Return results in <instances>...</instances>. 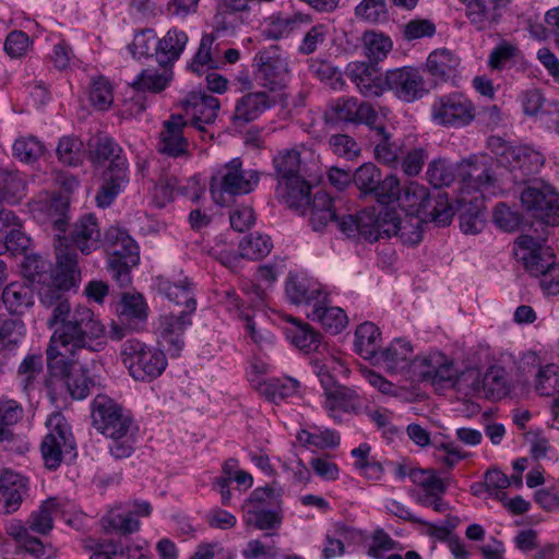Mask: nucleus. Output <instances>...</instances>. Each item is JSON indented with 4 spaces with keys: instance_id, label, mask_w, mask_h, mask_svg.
<instances>
[{
    "instance_id": "f257e3e1",
    "label": "nucleus",
    "mask_w": 559,
    "mask_h": 559,
    "mask_svg": "<svg viewBox=\"0 0 559 559\" xmlns=\"http://www.w3.org/2000/svg\"><path fill=\"white\" fill-rule=\"evenodd\" d=\"M67 278L66 271L61 270L57 263L51 284L43 286L39 290L41 305L51 310V316L47 321L48 326L53 329L50 344L46 350L49 368H53V360L59 355L56 350L57 343L104 325L88 307L71 308L66 292L74 287L80 277L69 286L63 283V280Z\"/></svg>"
},
{
    "instance_id": "f03ea898",
    "label": "nucleus",
    "mask_w": 559,
    "mask_h": 559,
    "mask_svg": "<svg viewBox=\"0 0 559 559\" xmlns=\"http://www.w3.org/2000/svg\"><path fill=\"white\" fill-rule=\"evenodd\" d=\"M105 346L104 325L56 344L59 355L50 369L55 370L58 362L63 364L62 374L73 399H86L98 384L95 370L99 364V353Z\"/></svg>"
},
{
    "instance_id": "7ed1b4c3",
    "label": "nucleus",
    "mask_w": 559,
    "mask_h": 559,
    "mask_svg": "<svg viewBox=\"0 0 559 559\" xmlns=\"http://www.w3.org/2000/svg\"><path fill=\"white\" fill-rule=\"evenodd\" d=\"M52 206L60 209V214L52 221V227L57 231L56 238V258L61 270L66 271L67 280L64 285L73 284L75 278L80 277L78 267V253L90 254L99 249L103 245V236L98 221L94 214L82 215L69 229H67L68 203L56 200Z\"/></svg>"
},
{
    "instance_id": "20e7f679",
    "label": "nucleus",
    "mask_w": 559,
    "mask_h": 559,
    "mask_svg": "<svg viewBox=\"0 0 559 559\" xmlns=\"http://www.w3.org/2000/svg\"><path fill=\"white\" fill-rule=\"evenodd\" d=\"M90 159L95 166L108 165L102 174V185L95 197L99 207L109 206L128 182V163L122 148L109 136L98 135L88 141Z\"/></svg>"
},
{
    "instance_id": "39448f33",
    "label": "nucleus",
    "mask_w": 559,
    "mask_h": 559,
    "mask_svg": "<svg viewBox=\"0 0 559 559\" xmlns=\"http://www.w3.org/2000/svg\"><path fill=\"white\" fill-rule=\"evenodd\" d=\"M92 420L97 431L111 439L109 452L115 459H126L133 453V420L111 397L96 395L92 403Z\"/></svg>"
},
{
    "instance_id": "423d86ee",
    "label": "nucleus",
    "mask_w": 559,
    "mask_h": 559,
    "mask_svg": "<svg viewBox=\"0 0 559 559\" xmlns=\"http://www.w3.org/2000/svg\"><path fill=\"white\" fill-rule=\"evenodd\" d=\"M277 180L276 198L289 207H300L310 201L311 186L301 175V154L296 147L280 150L272 159Z\"/></svg>"
},
{
    "instance_id": "0eeeda50",
    "label": "nucleus",
    "mask_w": 559,
    "mask_h": 559,
    "mask_svg": "<svg viewBox=\"0 0 559 559\" xmlns=\"http://www.w3.org/2000/svg\"><path fill=\"white\" fill-rule=\"evenodd\" d=\"M399 202L408 215L423 216L424 219L435 222L439 226L449 225L454 215L447 193L437 191L430 194L425 186L414 181L402 189Z\"/></svg>"
},
{
    "instance_id": "6e6552de",
    "label": "nucleus",
    "mask_w": 559,
    "mask_h": 559,
    "mask_svg": "<svg viewBox=\"0 0 559 559\" xmlns=\"http://www.w3.org/2000/svg\"><path fill=\"white\" fill-rule=\"evenodd\" d=\"M103 243L110 251L108 271L120 287L131 284V269L140 261L139 247L124 228L110 226L104 234Z\"/></svg>"
},
{
    "instance_id": "1a4fd4ad",
    "label": "nucleus",
    "mask_w": 559,
    "mask_h": 559,
    "mask_svg": "<svg viewBox=\"0 0 559 559\" xmlns=\"http://www.w3.org/2000/svg\"><path fill=\"white\" fill-rule=\"evenodd\" d=\"M123 365L136 381H151L159 377L167 366L163 352L136 338H128L120 350Z\"/></svg>"
},
{
    "instance_id": "9d476101",
    "label": "nucleus",
    "mask_w": 559,
    "mask_h": 559,
    "mask_svg": "<svg viewBox=\"0 0 559 559\" xmlns=\"http://www.w3.org/2000/svg\"><path fill=\"white\" fill-rule=\"evenodd\" d=\"M259 179L257 170H243L241 160L234 158L212 178L210 188L212 198L217 204L225 205L226 195L248 194L253 191Z\"/></svg>"
},
{
    "instance_id": "9b49d317",
    "label": "nucleus",
    "mask_w": 559,
    "mask_h": 559,
    "mask_svg": "<svg viewBox=\"0 0 559 559\" xmlns=\"http://www.w3.org/2000/svg\"><path fill=\"white\" fill-rule=\"evenodd\" d=\"M431 120L444 128H463L475 119L476 109L462 93H450L436 97L430 109Z\"/></svg>"
},
{
    "instance_id": "f8f14e48",
    "label": "nucleus",
    "mask_w": 559,
    "mask_h": 559,
    "mask_svg": "<svg viewBox=\"0 0 559 559\" xmlns=\"http://www.w3.org/2000/svg\"><path fill=\"white\" fill-rule=\"evenodd\" d=\"M520 200L523 207L535 218L551 226L559 224V197L547 182L533 180L521 192Z\"/></svg>"
},
{
    "instance_id": "ddd939ff",
    "label": "nucleus",
    "mask_w": 559,
    "mask_h": 559,
    "mask_svg": "<svg viewBox=\"0 0 559 559\" xmlns=\"http://www.w3.org/2000/svg\"><path fill=\"white\" fill-rule=\"evenodd\" d=\"M457 177L467 191L493 194L498 188L492 158L486 155H474L457 164Z\"/></svg>"
},
{
    "instance_id": "4468645a",
    "label": "nucleus",
    "mask_w": 559,
    "mask_h": 559,
    "mask_svg": "<svg viewBox=\"0 0 559 559\" xmlns=\"http://www.w3.org/2000/svg\"><path fill=\"white\" fill-rule=\"evenodd\" d=\"M386 90L403 103H415L429 93L426 79L415 67H401L385 73Z\"/></svg>"
},
{
    "instance_id": "2eb2a0df",
    "label": "nucleus",
    "mask_w": 559,
    "mask_h": 559,
    "mask_svg": "<svg viewBox=\"0 0 559 559\" xmlns=\"http://www.w3.org/2000/svg\"><path fill=\"white\" fill-rule=\"evenodd\" d=\"M324 118L330 124H366L370 129L376 127L379 114L370 103L358 102L355 97H342L330 105Z\"/></svg>"
},
{
    "instance_id": "dca6fc26",
    "label": "nucleus",
    "mask_w": 559,
    "mask_h": 559,
    "mask_svg": "<svg viewBox=\"0 0 559 559\" xmlns=\"http://www.w3.org/2000/svg\"><path fill=\"white\" fill-rule=\"evenodd\" d=\"M186 115L190 121L189 128L200 132L203 140L213 139V133H210L207 127L212 126L219 110V100L204 92H191L183 102Z\"/></svg>"
},
{
    "instance_id": "f3484780",
    "label": "nucleus",
    "mask_w": 559,
    "mask_h": 559,
    "mask_svg": "<svg viewBox=\"0 0 559 559\" xmlns=\"http://www.w3.org/2000/svg\"><path fill=\"white\" fill-rule=\"evenodd\" d=\"M257 80L270 91L282 88L288 79V64L280 53V47L271 45L260 50L254 59Z\"/></svg>"
},
{
    "instance_id": "a211bd4d",
    "label": "nucleus",
    "mask_w": 559,
    "mask_h": 559,
    "mask_svg": "<svg viewBox=\"0 0 559 559\" xmlns=\"http://www.w3.org/2000/svg\"><path fill=\"white\" fill-rule=\"evenodd\" d=\"M320 381L324 389V407L334 420H341L342 413L358 414L361 411L362 401L354 389L335 383L329 374H323Z\"/></svg>"
},
{
    "instance_id": "6ab92c4d",
    "label": "nucleus",
    "mask_w": 559,
    "mask_h": 559,
    "mask_svg": "<svg viewBox=\"0 0 559 559\" xmlns=\"http://www.w3.org/2000/svg\"><path fill=\"white\" fill-rule=\"evenodd\" d=\"M285 293L292 304L311 306L312 309L328 301V293L322 284L305 274L289 273Z\"/></svg>"
},
{
    "instance_id": "aec40b11",
    "label": "nucleus",
    "mask_w": 559,
    "mask_h": 559,
    "mask_svg": "<svg viewBox=\"0 0 559 559\" xmlns=\"http://www.w3.org/2000/svg\"><path fill=\"white\" fill-rule=\"evenodd\" d=\"M519 260L533 276H542L539 284L545 294L551 296L559 294V280L551 274L556 270L554 252L542 248L534 255H519Z\"/></svg>"
},
{
    "instance_id": "412c9836",
    "label": "nucleus",
    "mask_w": 559,
    "mask_h": 559,
    "mask_svg": "<svg viewBox=\"0 0 559 559\" xmlns=\"http://www.w3.org/2000/svg\"><path fill=\"white\" fill-rule=\"evenodd\" d=\"M275 105V99L263 91L249 92L236 100L231 121L235 127H243L257 120Z\"/></svg>"
},
{
    "instance_id": "4be33fe9",
    "label": "nucleus",
    "mask_w": 559,
    "mask_h": 559,
    "mask_svg": "<svg viewBox=\"0 0 559 559\" xmlns=\"http://www.w3.org/2000/svg\"><path fill=\"white\" fill-rule=\"evenodd\" d=\"M28 479L17 472L4 469L0 476V508L7 514L15 512L28 496Z\"/></svg>"
},
{
    "instance_id": "5701e85b",
    "label": "nucleus",
    "mask_w": 559,
    "mask_h": 559,
    "mask_svg": "<svg viewBox=\"0 0 559 559\" xmlns=\"http://www.w3.org/2000/svg\"><path fill=\"white\" fill-rule=\"evenodd\" d=\"M155 286L159 294L164 295L176 306H182L187 313H194L197 310V299L194 294V284L183 276L176 281H170L164 276L155 278Z\"/></svg>"
},
{
    "instance_id": "b1692460",
    "label": "nucleus",
    "mask_w": 559,
    "mask_h": 559,
    "mask_svg": "<svg viewBox=\"0 0 559 559\" xmlns=\"http://www.w3.org/2000/svg\"><path fill=\"white\" fill-rule=\"evenodd\" d=\"M345 74L365 97H378L386 90L385 79H381L374 64L352 62Z\"/></svg>"
},
{
    "instance_id": "393cba45",
    "label": "nucleus",
    "mask_w": 559,
    "mask_h": 559,
    "mask_svg": "<svg viewBox=\"0 0 559 559\" xmlns=\"http://www.w3.org/2000/svg\"><path fill=\"white\" fill-rule=\"evenodd\" d=\"M189 123L180 115H173L164 122V129L159 135L158 151L162 154L178 157L187 153L188 140L185 130Z\"/></svg>"
},
{
    "instance_id": "a878e982",
    "label": "nucleus",
    "mask_w": 559,
    "mask_h": 559,
    "mask_svg": "<svg viewBox=\"0 0 559 559\" xmlns=\"http://www.w3.org/2000/svg\"><path fill=\"white\" fill-rule=\"evenodd\" d=\"M415 359L413 346L405 338H395L388 347L380 350L373 364L382 366L390 373L403 372L412 369Z\"/></svg>"
},
{
    "instance_id": "bb28decb",
    "label": "nucleus",
    "mask_w": 559,
    "mask_h": 559,
    "mask_svg": "<svg viewBox=\"0 0 559 559\" xmlns=\"http://www.w3.org/2000/svg\"><path fill=\"white\" fill-rule=\"evenodd\" d=\"M515 183L527 181V178L537 174L544 165L543 155L527 145L514 146L510 160L507 162Z\"/></svg>"
},
{
    "instance_id": "cd10ccee",
    "label": "nucleus",
    "mask_w": 559,
    "mask_h": 559,
    "mask_svg": "<svg viewBox=\"0 0 559 559\" xmlns=\"http://www.w3.org/2000/svg\"><path fill=\"white\" fill-rule=\"evenodd\" d=\"M180 311L178 314H166L159 319V332L165 344L168 345V352L171 356H179L185 342L182 335L188 326L192 324L191 316Z\"/></svg>"
},
{
    "instance_id": "c85d7f7f",
    "label": "nucleus",
    "mask_w": 559,
    "mask_h": 559,
    "mask_svg": "<svg viewBox=\"0 0 559 559\" xmlns=\"http://www.w3.org/2000/svg\"><path fill=\"white\" fill-rule=\"evenodd\" d=\"M116 311L120 323L130 330H139L147 318V305L141 294H122Z\"/></svg>"
},
{
    "instance_id": "c756f323",
    "label": "nucleus",
    "mask_w": 559,
    "mask_h": 559,
    "mask_svg": "<svg viewBox=\"0 0 559 559\" xmlns=\"http://www.w3.org/2000/svg\"><path fill=\"white\" fill-rule=\"evenodd\" d=\"M305 206L309 207V222L314 231H322L329 224H334L337 218L333 199L324 191L316 192L313 198L310 197L309 203L302 205V207Z\"/></svg>"
},
{
    "instance_id": "7c9ffc66",
    "label": "nucleus",
    "mask_w": 559,
    "mask_h": 559,
    "mask_svg": "<svg viewBox=\"0 0 559 559\" xmlns=\"http://www.w3.org/2000/svg\"><path fill=\"white\" fill-rule=\"evenodd\" d=\"M46 425L49 432L44 438V441L62 450L67 455L74 456L76 444L71 427L64 416L59 413L52 414Z\"/></svg>"
},
{
    "instance_id": "2f4dec72",
    "label": "nucleus",
    "mask_w": 559,
    "mask_h": 559,
    "mask_svg": "<svg viewBox=\"0 0 559 559\" xmlns=\"http://www.w3.org/2000/svg\"><path fill=\"white\" fill-rule=\"evenodd\" d=\"M370 129L374 131L378 138L374 144L376 159L380 164L391 168H397L400 166V159L403 156L402 144L391 139V134L386 132L380 119L377 121L376 127Z\"/></svg>"
},
{
    "instance_id": "473e14b6",
    "label": "nucleus",
    "mask_w": 559,
    "mask_h": 559,
    "mask_svg": "<svg viewBox=\"0 0 559 559\" xmlns=\"http://www.w3.org/2000/svg\"><path fill=\"white\" fill-rule=\"evenodd\" d=\"M188 43L187 34L178 28H170L163 38L157 40L156 60L162 67L177 61Z\"/></svg>"
},
{
    "instance_id": "72a5a7b5",
    "label": "nucleus",
    "mask_w": 559,
    "mask_h": 559,
    "mask_svg": "<svg viewBox=\"0 0 559 559\" xmlns=\"http://www.w3.org/2000/svg\"><path fill=\"white\" fill-rule=\"evenodd\" d=\"M461 59L448 48L436 49L429 53L426 67L428 72L439 80H448L455 76Z\"/></svg>"
},
{
    "instance_id": "f704fd0d",
    "label": "nucleus",
    "mask_w": 559,
    "mask_h": 559,
    "mask_svg": "<svg viewBox=\"0 0 559 559\" xmlns=\"http://www.w3.org/2000/svg\"><path fill=\"white\" fill-rule=\"evenodd\" d=\"M174 73L169 69L162 71L153 68L143 69L130 83L133 91L138 93L157 94L167 88L173 81Z\"/></svg>"
},
{
    "instance_id": "c9c22d12",
    "label": "nucleus",
    "mask_w": 559,
    "mask_h": 559,
    "mask_svg": "<svg viewBox=\"0 0 559 559\" xmlns=\"http://www.w3.org/2000/svg\"><path fill=\"white\" fill-rule=\"evenodd\" d=\"M381 332L372 322H364L355 332L356 352L364 358L376 360L380 353Z\"/></svg>"
},
{
    "instance_id": "e433bc0d",
    "label": "nucleus",
    "mask_w": 559,
    "mask_h": 559,
    "mask_svg": "<svg viewBox=\"0 0 559 559\" xmlns=\"http://www.w3.org/2000/svg\"><path fill=\"white\" fill-rule=\"evenodd\" d=\"M289 322L290 325L285 329V335L293 345L306 352L319 348L320 334L311 325L296 318H290Z\"/></svg>"
},
{
    "instance_id": "4c0bfd02",
    "label": "nucleus",
    "mask_w": 559,
    "mask_h": 559,
    "mask_svg": "<svg viewBox=\"0 0 559 559\" xmlns=\"http://www.w3.org/2000/svg\"><path fill=\"white\" fill-rule=\"evenodd\" d=\"M102 527L106 533H115L127 536L140 528L139 520L130 511L120 508L111 509L100 520Z\"/></svg>"
},
{
    "instance_id": "58836bf2",
    "label": "nucleus",
    "mask_w": 559,
    "mask_h": 559,
    "mask_svg": "<svg viewBox=\"0 0 559 559\" xmlns=\"http://www.w3.org/2000/svg\"><path fill=\"white\" fill-rule=\"evenodd\" d=\"M59 511V500L50 497L43 501L37 510L31 513L26 524H28L32 532L47 535L53 528V519Z\"/></svg>"
},
{
    "instance_id": "ea45409f",
    "label": "nucleus",
    "mask_w": 559,
    "mask_h": 559,
    "mask_svg": "<svg viewBox=\"0 0 559 559\" xmlns=\"http://www.w3.org/2000/svg\"><path fill=\"white\" fill-rule=\"evenodd\" d=\"M559 386V367L555 364H548L540 368L536 376V391L543 396L554 397L551 413L556 419L559 416V396H557Z\"/></svg>"
},
{
    "instance_id": "a19ab883",
    "label": "nucleus",
    "mask_w": 559,
    "mask_h": 559,
    "mask_svg": "<svg viewBox=\"0 0 559 559\" xmlns=\"http://www.w3.org/2000/svg\"><path fill=\"white\" fill-rule=\"evenodd\" d=\"M5 308L14 314L24 313L34 304L33 290L21 283H11L2 292Z\"/></svg>"
},
{
    "instance_id": "79ce46f5",
    "label": "nucleus",
    "mask_w": 559,
    "mask_h": 559,
    "mask_svg": "<svg viewBox=\"0 0 559 559\" xmlns=\"http://www.w3.org/2000/svg\"><path fill=\"white\" fill-rule=\"evenodd\" d=\"M308 318L318 321L332 334L340 333L347 325V316L340 307H326L325 304L316 306Z\"/></svg>"
},
{
    "instance_id": "37998d69",
    "label": "nucleus",
    "mask_w": 559,
    "mask_h": 559,
    "mask_svg": "<svg viewBox=\"0 0 559 559\" xmlns=\"http://www.w3.org/2000/svg\"><path fill=\"white\" fill-rule=\"evenodd\" d=\"M309 22L310 16L301 13L272 16L263 29V35L270 39H280L288 36L299 24Z\"/></svg>"
},
{
    "instance_id": "c03bdc74",
    "label": "nucleus",
    "mask_w": 559,
    "mask_h": 559,
    "mask_svg": "<svg viewBox=\"0 0 559 559\" xmlns=\"http://www.w3.org/2000/svg\"><path fill=\"white\" fill-rule=\"evenodd\" d=\"M44 372V358L40 353L27 354L17 368V378L24 391L35 388Z\"/></svg>"
},
{
    "instance_id": "a18cd8bd",
    "label": "nucleus",
    "mask_w": 559,
    "mask_h": 559,
    "mask_svg": "<svg viewBox=\"0 0 559 559\" xmlns=\"http://www.w3.org/2000/svg\"><path fill=\"white\" fill-rule=\"evenodd\" d=\"M215 37L212 34L202 36L200 46L194 55L190 68L194 72H201L203 68L217 69L221 66L217 48L213 49Z\"/></svg>"
},
{
    "instance_id": "49530a36",
    "label": "nucleus",
    "mask_w": 559,
    "mask_h": 559,
    "mask_svg": "<svg viewBox=\"0 0 559 559\" xmlns=\"http://www.w3.org/2000/svg\"><path fill=\"white\" fill-rule=\"evenodd\" d=\"M273 248L271 237L261 234H251L239 243V254L243 259L259 260L267 255Z\"/></svg>"
},
{
    "instance_id": "de8ad7c7",
    "label": "nucleus",
    "mask_w": 559,
    "mask_h": 559,
    "mask_svg": "<svg viewBox=\"0 0 559 559\" xmlns=\"http://www.w3.org/2000/svg\"><path fill=\"white\" fill-rule=\"evenodd\" d=\"M381 178V170L372 163L362 164L353 174V182L364 197H370L377 191Z\"/></svg>"
},
{
    "instance_id": "09e8293b",
    "label": "nucleus",
    "mask_w": 559,
    "mask_h": 559,
    "mask_svg": "<svg viewBox=\"0 0 559 559\" xmlns=\"http://www.w3.org/2000/svg\"><path fill=\"white\" fill-rule=\"evenodd\" d=\"M409 478L415 485L423 488L424 495L421 497L444 495L447 491V485L437 476L433 469L415 467L409 474Z\"/></svg>"
},
{
    "instance_id": "8fccbe9b",
    "label": "nucleus",
    "mask_w": 559,
    "mask_h": 559,
    "mask_svg": "<svg viewBox=\"0 0 559 559\" xmlns=\"http://www.w3.org/2000/svg\"><path fill=\"white\" fill-rule=\"evenodd\" d=\"M157 40L156 32L153 28H143L134 34L133 40L128 45V50L136 60L150 58L153 57V51L156 53Z\"/></svg>"
},
{
    "instance_id": "3c124183",
    "label": "nucleus",
    "mask_w": 559,
    "mask_h": 559,
    "mask_svg": "<svg viewBox=\"0 0 559 559\" xmlns=\"http://www.w3.org/2000/svg\"><path fill=\"white\" fill-rule=\"evenodd\" d=\"M365 53L370 63L377 64L383 60L392 49V41L388 36L374 32H366L362 37Z\"/></svg>"
},
{
    "instance_id": "603ef678",
    "label": "nucleus",
    "mask_w": 559,
    "mask_h": 559,
    "mask_svg": "<svg viewBox=\"0 0 559 559\" xmlns=\"http://www.w3.org/2000/svg\"><path fill=\"white\" fill-rule=\"evenodd\" d=\"M428 181L435 187L440 188L450 186L457 177V165L445 159H436L428 165L426 173Z\"/></svg>"
},
{
    "instance_id": "864d4df0",
    "label": "nucleus",
    "mask_w": 559,
    "mask_h": 559,
    "mask_svg": "<svg viewBox=\"0 0 559 559\" xmlns=\"http://www.w3.org/2000/svg\"><path fill=\"white\" fill-rule=\"evenodd\" d=\"M23 416V408L13 400L0 402V442L13 438L11 427Z\"/></svg>"
},
{
    "instance_id": "5fc2aeb1",
    "label": "nucleus",
    "mask_w": 559,
    "mask_h": 559,
    "mask_svg": "<svg viewBox=\"0 0 559 559\" xmlns=\"http://www.w3.org/2000/svg\"><path fill=\"white\" fill-rule=\"evenodd\" d=\"M59 160L69 166H79L83 162V142L74 136H63L57 146Z\"/></svg>"
},
{
    "instance_id": "6e6d98bb",
    "label": "nucleus",
    "mask_w": 559,
    "mask_h": 559,
    "mask_svg": "<svg viewBox=\"0 0 559 559\" xmlns=\"http://www.w3.org/2000/svg\"><path fill=\"white\" fill-rule=\"evenodd\" d=\"M298 386L299 382L292 378L274 379L263 384L262 392L269 401L277 404L286 397L294 395Z\"/></svg>"
},
{
    "instance_id": "4d7b16f0",
    "label": "nucleus",
    "mask_w": 559,
    "mask_h": 559,
    "mask_svg": "<svg viewBox=\"0 0 559 559\" xmlns=\"http://www.w3.org/2000/svg\"><path fill=\"white\" fill-rule=\"evenodd\" d=\"M13 155L24 163L35 162L44 153L41 142L33 136H21L13 143Z\"/></svg>"
},
{
    "instance_id": "13d9d810",
    "label": "nucleus",
    "mask_w": 559,
    "mask_h": 559,
    "mask_svg": "<svg viewBox=\"0 0 559 559\" xmlns=\"http://www.w3.org/2000/svg\"><path fill=\"white\" fill-rule=\"evenodd\" d=\"M424 221V217L420 218V216L411 215H408L405 218H402L395 237L402 243L411 246L418 245L423 238L421 223Z\"/></svg>"
},
{
    "instance_id": "bf43d9fd",
    "label": "nucleus",
    "mask_w": 559,
    "mask_h": 559,
    "mask_svg": "<svg viewBox=\"0 0 559 559\" xmlns=\"http://www.w3.org/2000/svg\"><path fill=\"white\" fill-rule=\"evenodd\" d=\"M376 189L377 191H373L370 197L374 198L380 204L389 205L400 200L401 183L394 175L381 178Z\"/></svg>"
},
{
    "instance_id": "052dcab7",
    "label": "nucleus",
    "mask_w": 559,
    "mask_h": 559,
    "mask_svg": "<svg viewBox=\"0 0 559 559\" xmlns=\"http://www.w3.org/2000/svg\"><path fill=\"white\" fill-rule=\"evenodd\" d=\"M355 15L364 21L378 23L388 19L385 0H362L355 8Z\"/></svg>"
},
{
    "instance_id": "680f3d73",
    "label": "nucleus",
    "mask_w": 559,
    "mask_h": 559,
    "mask_svg": "<svg viewBox=\"0 0 559 559\" xmlns=\"http://www.w3.org/2000/svg\"><path fill=\"white\" fill-rule=\"evenodd\" d=\"M90 99L97 109L107 110L114 102L112 87L109 81L103 76L94 79L90 91Z\"/></svg>"
},
{
    "instance_id": "e2e57ef3",
    "label": "nucleus",
    "mask_w": 559,
    "mask_h": 559,
    "mask_svg": "<svg viewBox=\"0 0 559 559\" xmlns=\"http://www.w3.org/2000/svg\"><path fill=\"white\" fill-rule=\"evenodd\" d=\"M283 489L277 484L255 488L249 496L248 504H267L278 507L282 502Z\"/></svg>"
},
{
    "instance_id": "0e129e2a",
    "label": "nucleus",
    "mask_w": 559,
    "mask_h": 559,
    "mask_svg": "<svg viewBox=\"0 0 559 559\" xmlns=\"http://www.w3.org/2000/svg\"><path fill=\"white\" fill-rule=\"evenodd\" d=\"M466 3V16L478 29H484L488 21L492 19L491 9H488L491 0H461Z\"/></svg>"
},
{
    "instance_id": "69168bd1",
    "label": "nucleus",
    "mask_w": 559,
    "mask_h": 559,
    "mask_svg": "<svg viewBox=\"0 0 559 559\" xmlns=\"http://www.w3.org/2000/svg\"><path fill=\"white\" fill-rule=\"evenodd\" d=\"M186 188L181 187L178 178L173 175H164L158 179L155 186V198L162 199L158 202L160 206H164L166 202L173 200L176 194H186Z\"/></svg>"
},
{
    "instance_id": "338daca9",
    "label": "nucleus",
    "mask_w": 559,
    "mask_h": 559,
    "mask_svg": "<svg viewBox=\"0 0 559 559\" xmlns=\"http://www.w3.org/2000/svg\"><path fill=\"white\" fill-rule=\"evenodd\" d=\"M364 239L374 242L380 239L378 228V214L373 211H362L358 214V236L357 240Z\"/></svg>"
},
{
    "instance_id": "774afa93",
    "label": "nucleus",
    "mask_w": 559,
    "mask_h": 559,
    "mask_svg": "<svg viewBox=\"0 0 559 559\" xmlns=\"http://www.w3.org/2000/svg\"><path fill=\"white\" fill-rule=\"evenodd\" d=\"M486 224L485 212L478 207H468L460 215V227L464 234H478Z\"/></svg>"
}]
</instances>
